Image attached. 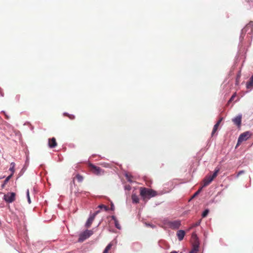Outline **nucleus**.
<instances>
[{
  "label": "nucleus",
  "instance_id": "nucleus-1",
  "mask_svg": "<svg viewBox=\"0 0 253 253\" xmlns=\"http://www.w3.org/2000/svg\"><path fill=\"white\" fill-rule=\"evenodd\" d=\"M140 195L144 200L156 196L157 195V192L151 189L141 187L140 188Z\"/></svg>",
  "mask_w": 253,
  "mask_h": 253
},
{
  "label": "nucleus",
  "instance_id": "nucleus-2",
  "mask_svg": "<svg viewBox=\"0 0 253 253\" xmlns=\"http://www.w3.org/2000/svg\"><path fill=\"white\" fill-rule=\"evenodd\" d=\"M219 171V168H216L213 173L212 175L206 176L203 181V187L209 185L212 180L217 176Z\"/></svg>",
  "mask_w": 253,
  "mask_h": 253
},
{
  "label": "nucleus",
  "instance_id": "nucleus-3",
  "mask_svg": "<svg viewBox=\"0 0 253 253\" xmlns=\"http://www.w3.org/2000/svg\"><path fill=\"white\" fill-rule=\"evenodd\" d=\"M93 234V232L92 230H86L82 232L79 235V238L78 239V242H83L86 239H88Z\"/></svg>",
  "mask_w": 253,
  "mask_h": 253
},
{
  "label": "nucleus",
  "instance_id": "nucleus-4",
  "mask_svg": "<svg viewBox=\"0 0 253 253\" xmlns=\"http://www.w3.org/2000/svg\"><path fill=\"white\" fill-rule=\"evenodd\" d=\"M90 170L96 175H101L104 173V171L100 167H96L92 164L88 165Z\"/></svg>",
  "mask_w": 253,
  "mask_h": 253
},
{
  "label": "nucleus",
  "instance_id": "nucleus-5",
  "mask_svg": "<svg viewBox=\"0 0 253 253\" xmlns=\"http://www.w3.org/2000/svg\"><path fill=\"white\" fill-rule=\"evenodd\" d=\"M16 194L14 192H9L3 196V200L8 203H11L15 200Z\"/></svg>",
  "mask_w": 253,
  "mask_h": 253
},
{
  "label": "nucleus",
  "instance_id": "nucleus-6",
  "mask_svg": "<svg viewBox=\"0 0 253 253\" xmlns=\"http://www.w3.org/2000/svg\"><path fill=\"white\" fill-rule=\"evenodd\" d=\"M251 136V133L249 131L242 133L239 137L237 146L239 145L243 141L247 140Z\"/></svg>",
  "mask_w": 253,
  "mask_h": 253
},
{
  "label": "nucleus",
  "instance_id": "nucleus-7",
  "mask_svg": "<svg viewBox=\"0 0 253 253\" xmlns=\"http://www.w3.org/2000/svg\"><path fill=\"white\" fill-rule=\"evenodd\" d=\"M100 212V211H95L93 214H92L90 216V217L88 218V219H87L85 224V226L86 228H89L93 220H94V218L96 216V215Z\"/></svg>",
  "mask_w": 253,
  "mask_h": 253
},
{
  "label": "nucleus",
  "instance_id": "nucleus-8",
  "mask_svg": "<svg viewBox=\"0 0 253 253\" xmlns=\"http://www.w3.org/2000/svg\"><path fill=\"white\" fill-rule=\"evenodd\" d=\"M168 225L172 229H176L180 226L181 221L178 220L169 221L168 223Z\"/></svg>",
  "mask_w": 253,
  "mask_h": 253
},
{
  "label": "nucleus",
  "instance_id": "nucleus-9",
  "mask_svg": "<svg viewBox=\"0 0 253 253\" xmlns=\"http://www.w3.org/2000/svg\"><path fill=\"white\" fill-rule=\"evenodd\" d=\"M243 32L246 33L248 32V34H252L253 33V22H250L242 30Z\"/></svg>",
  "mask_w": 253,
  "mask_h": 253
},
{
  "label": "nucleus",
  "instance_id": "nucleus-10",
  "mask_svg": "<svg viewBox=\"0 0 253 253\" xmlns=\"http://www.w3.org/2000/svg\"><path fill=\"white\" fill-rule=\"evenodd\" d=\"M232 121L234 122V124H235L238 127H240L241 125L242 116L238 115L236 116L232 120Z\"/></svg>",
  "mask_w": 253,
  "mask_h": 253
},
{
  "label": "nucleus",
  "instance_id": "nucleus-11",
  "mask_svg": "<svg viewBox=\"0 0 253 253\" xmlns=\"http://www.w3.org/2000/svg\"><path fill=\"white\" fill-rule=\"evenodd\" d=\"M48 145L49 147L53 148L57 146V142L56 139L54 137H52L48 140Z\"/></svg>",
  "mask_w": 253,
  "mask_h": 253
},
{
  "label": "nucleus",
  "instance_id": "nucleus-12",
  "mask_svg": "<svg viewBox=\"0 0 253 253\" xmlns=\"http://www.w3.org/2000/svg\"><path fill=\"white\" fill-rule=\"evenodd\" d=\"M185 235V232L184 230H178L176 233L177 237L179 241H182Z\"/></svg>",
  "mask_w": 253,
  "mask_h": 253
},
{
  "label": "nucleus",
  "instance_id": "nucleus-13",
  "mask_svg": "<svg viewBox=\"0 0 253 253\" xmlns=\"http://www.w3.org/2000/svg\"><path fill=\"white\" fill-rule=\"evenodd\" d=\"M246 87L248 89H251L253 87V75L250 78V81L247 83Z\"/></svg>",
  "mask_w": 253,
  "mask_h": 253
},
{
  "label": "nucleus",
  "instance_id": "nucleus-14",
  "mask_svg": "<svg viewBox=\"0 0 253 253\" xmlns=\"http://www.w3.org/2000/svg\"><path fill=\"white\" fill-rule=\"evenodd\" d=\"M77 178L78 181L79 182H82L83 181V179H84V177L82 175L79 174H77L75 177H74L73 178V182L74 184H75V178Z\"/></svg>",
  "mask_w": 253,
  "mask_h": 253
},
{
  "label": "nucleus",
  "instance_id": "nucleus-15",
  "mask_svg": "<svg viewBox=\"0 0 253 253\" xmlns=\"http://www.w3.org/2000/svg\"><path fill=\"white\" fill-rule=\"evenodd\" d=\"M112 219L114 221L116 227L119 229H121V226L120 224H119V221L117 220V218L115 216H112Z\"/></svg>",
  "mask_w": 253,
  "mask_h": 253
},
{
  "label": "nucleus",
  "instance_id": "nucleus-16",
  "mask_svg": "<svg viewBox=\"0 0 253 253\" xmlns=\"http://www.w3.org/2000/svg\"><path fill=\"white\" fill-rule=\"evenodd\" d=\"M131 199H132V202L133 203L137 204V203H139V198L136 194H132Z\"/></svg>",
  "mask_w": 253,
  "mask_h": 253
},
{
  "label": "nucleus",
  "instance_id": "nucleus-17",
  "mask_svg": "<svg viewBox=\"0 0 253 253\" xmlns=\"http://www.w3.org/2000/svg\"><path fill=\"white\" fill-rule=\"evenodd\" d=\"M125 176L126 177V179H127V180L130 182H132V178H133V177L132 175H131L130 174H128V173H126V175H125Z\"/></svg>",
  "mask_w": 253,
  "mask_h": 253
},
{
  "label": "nucleus",
  "instance_id": "nucleus-18",
  "mask_svg": "<svg viewBox=\"0 0 253 253\" xmlns=\"http://www.w3.org/2000/svg\"><path fill=\"white\" fill-rule=\"evenodd\" d=\"M11 177H12V174L9 175L8 176H7L6 178V179L4 181L3 184L1 185L2 188L4 187L5 184H6V183L8 182V181L9 180V179L11 178Z\"/></svg>",
  "mask_w": 253,
  "mask_h": 253
},
{
  "label": "nucleus",
  "instance_id": "nucleus-19",
  "mask_svg": "<svg viewBox=\"0 0 253 253\" xmlns=\"http://www.w3.org/2000/svg\"><path fill=\"white\" fill-rule=\"evenodd\" d=\"M112 246V244L111 243L109 244L107 246V247L105 248L103 253H108V251L111 249Z\"/></svg>",
  "mask_w": 253,
  "mask_h": 253
},
{
  "label": "nucleus",
  "instance_id": "nucleus-20",
  "mask_svg": "<svg viewBox=\"0 0 253 253\" xmlns=\"http://www.w3.org/2000/svg\"><path fill=\"white\" fill-rule=\"evenodd\" d=\"M218 126H219L218 125H216V124L214 125L213 129H212V132H211L212 136H213L214 135V134H215V133L216 132V131L218 128Z\"/></svg>",
  "mask_w": 253,
  "mask_h": 253
},
{
  "label": "nucleus",
  "instance_id": "nucleus-21",
  "mask_svg": "<svg viewBox=\"0 0 253 253\" xmlns=\"http://www.w3.org/2000/svg\"><path fill=\"white\" fill-rule=\"evenodd\" d=\"M201 219L199 220V221H197L196 222L193 223L191 225L190 228H192L195 227H197L199 226L201 223Z\"/></svg>",
  "mask_w": 253,
  "mask_h": 253
},
{
  "label": "nucleus",
  "instance_id": "nucleus-22",
  "mask_svg": "<svg viewBox=\"0 0 253 253\" xmlns=\"http://www.w3.org/2000/svg\"><path fill=\"white\" fill-rule=\"evenodd\" d=\"M198 250V246H195L193 249L189 253H197Z\"/></svg>",
  "mask_w": 253,
  "mask_h": 253
},
{
  "label": "nucleus",
  "instance_id": "nucleus-23",
  "mask_svg": "<svg viewBox=\"0 0 253 253\" xmlns=\"http://www.w3.org/2000/svg\"><path fill=\"white\" fill-rule=\"evenodd\" d=\"M209 212V210L208 209L205 210L202 214V217L204 218V217H206L207 215L208 214Z\"/></svg>",
  "mask_w": 253,
  "mask_h": 253
},
{
  "label": "nucleus",
  "instance_id": "nucleus-24",
  "mask_svg": "<svg viewBox=\"0 0 253 253\" xmlns=\"http://www.w3.org/2000/svg\"><path fill=\"white\" fill-rule=\"evenodd\" d=\"M236 93H234L232 95V96L231 97V98H230V99L229 100V101H228V103H227V105L229 104V103L230 102H231L234 99V98L236 97Z\"/></svg>",
  "mask_w": 253,
  "mask_h": 253
},
{
  "label": "nucleus",
  "instance_id": "nucleus-25",
  "mask_svg": "<svg viewBox=\"0 0 253 253\" xmlns=\"http://www.w3.org/2000/svg\"><path fill=\"white\" fill-rule=\"evenodd\" d=\"M99 209H104L105 211H107L108 209V208L104 205H100L98 206V207Z\"/></svg>",
  "mask_w": 253,
  "mask_h": 253
},
{
  "label": "nucleus",
  "instance_id": "nucleus-26",
  "mask_svg": "<svg viewBox=\"0 0 253 253\" xmlns=\"http://www.w3.org/2000/svg\"><path fill=\"white\" fill-rule=\"evenodd\" d=\"M202 187L200 188L194 195L193 196H192V198H193L194 197H196L197 195H198L200 192L201 191L202 189Z\"/></svg>",
  "mask_w": 253,
  "mask_h": 253
},
{
  "label": "nucleus",
  "instance_id": "nucleus-27",
  "mask_svg": "<svg viewBox=\"0 0 253 253\" xmlns=\"http://www.w3.org/2000/svg\"><path fill=\"white\" fill-rule=\"evenodd\" d=\"M64 115L65 116H68L71 120H73L75 119V116L73 115H69V114H67V113H64Z\"/></svg>",
  "mask_w": 253,
  "mask_h": 253
},
{
  "label": "nucleus",
  "instance_id": "nucleus-28",
  "mask_svg": "<svg viewBox=\"0 0 253 253\" xmlns=\"http://www.w3.org/2000/svg\"><path fill=\"white\" fill-rule=\"evenodd\" d=\"M27 198H28V203L29 204H30L31 203V199H30V198L29 190H27Z\"/></svg>",
  "mask_w": 253,
  "mask_h": 253
},
{
  "label": "nucleus",
  "instance_id": "nucleus-29",
  "mask_svg": "<svg viewBox=\"0 0 253 253\" xmlns=\"http://www.w3.org/2000/svg\"><path fill=\"white\" fill-rule=\"evenodd\" d=\"M244 172H245V171L244 170H241V171H239L237 174V176H239L241 174L244 173Z\"/></svg>",
  "mask_w": 253,
  "mask_h": 253
},
{
  "label": "nucleus",
  "instance_id": "nucleus-30",
  "mask_svg": "<svg viewBox=\"0 0 253 253\" xmlns=\"http://www.w3.org/2000/svg\"><path fill=\"white\" fill-rule=\"evenodd\" d=\"M0 95L1 96H3V95H4V93L2 91V89H1V87H0Z\"/></svg>",
  "mask_w": 253,
  "mask_h": 253
},
{
  "label": "nucleus",
  "instance_id": "nucleus-31",
  "mask_svg": "<svg viewBox=\"0 0 253 253\" xmlns=\"http://www.w3.org/2000/svg\"><path fill=\"white\" fill-rule=\"evenodd\" d=\"M222 118H220L218 121L216 123V125H218V126H219L221 122L222 121Z\"/></svg>",
  "mask_w": 253,
  "mask_h": 253
},
{
  "label": "nucleus",
  "instance_id": "nucleus-32",
  "mask_svg": "<svg viewBox=\"0 0 253 253\" xmlns=\"http://www.w3.org/2000/svg\"><path fill=\"white\" fill-rule=\"evenodd\" d=\"M3 114H4V115H5V117H6V119H9V117L7 115H6L5 114V113L4 112H3Z\"/></svg>",
  "mask_w": 253,
  "mask_h": 253
},
{
  "label": "nucleus",
  "instance_id": "nucleus-33",
  "mask_svg": "<svg viewBox=\"0 0 253 253\" xmlns=\"http://www.w3.org/2000/svg\"><path fill=\"white\" fill-rule=\"evenodd\" d=\"M177 253L176 251H172V252H170V253Z\"/></svg>",
  "mask_w": 253,
  "mask_h": 253
},
{
  "label": "nucleus",
  "instance_id": "nucleus-34",
  "mask_svg": "<svg viewBox=\"0 0 253 253\" xmlns=\"http://www.w3.org/2000/svg\"><path fill=\"white\" fill-rule=\"evenodd\" d=\"M196 236V235L195 234L193 233V234H192V236L193 237V236Z\"/></svg>",
  "mask_w": 253,
  "mask_h": 253
}]
</instances>
